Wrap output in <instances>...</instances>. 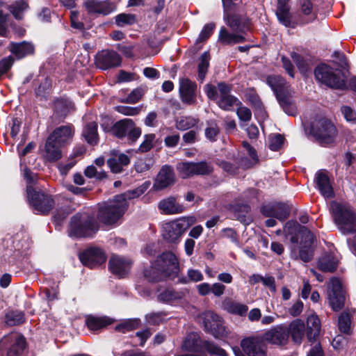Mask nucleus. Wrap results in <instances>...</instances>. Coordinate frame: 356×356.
Masks as SVG:
<instances>
[{
    "label": "nucleus",
    "mask_w": 356,
    "mask_h": 356,
    "mask_svg": "<svg viewBox=\"0 0 356 356\" xmlns=\"http://www.w3.org/2000/svg\"><path fill=\"white\" fill-rule=\"evenodd\" d=\"M181 349L186 353L175 356H227L225 350L214 343L202 340L197 332H190L184 339Z\"/></svg>",
    "instance_id": "obj_1"
},
{
    "label": "nucleus",
    "mask_w": 356,
    "mask_h": 356,
    "mask_svg": "<svg viewBox=\"0 0 356 356\" xmlns=\"http://www.w3.org/2000/svg\"><path fill=\"white\" fill-rule=\"evenodd\" d=\"M225 24L236 33H245L250 30V20L242 10L241 0H222Z\"/></svg>",
    "instance_id": "obj_2"
},
{
    "label": "nucleus",
    "mask_w": 356,
    "mask_h": 356,
    "mask_svg": "<svg viewBox=\"0 0 356 356\" xmlns=\"http://www.w3.org/2000/svg\"><path fill=\"white\" fill-rule=\"evenodd\" d=\"M330 209L335 223L343 234L356 232V217L348 205L332 202Z\"/></svg>",
    "instance_id": "obj_3"
},
{
    "label": "nucleus",
    "mask_w": 356,
    "mask_h": 356,
    "mask_svg": "<svg viewBox=\"0 0 356 356\" xmlns=\"http://www.w3.org/2000/svg\"><path fill=\"white\" fill-rule=\"evenodd\" d=\"M129 203L123 202L122 196H115L112 201L99 207L97 218L106 225L115 223L127 210Z\"/></svg>",
    "instance_id": "obj_4"
},
{
    "label": "nucleus",
    "mask_w": 356,
    "mask_h": 356,
    "mask_svg": "<svg viewBox=\"0 0 356 356\" xmlns=\"http://www.w3.org/2000/svg\"><path fill=\"white\" fill-rule=\"evenodd\" d=\"M312 133L321 145H326L334 143L337 129L330 119L321 118L314 122Z\"/></svg>",
    "instance_id": "obj_5"
},
{
    "label": "nucleus",
    "mask_w": 356,
    "mask_h": 356,
    "mask_svg": "<svg viewBox=\"0 0 356 356\" xmlns=\"http://www.w3.org/2000/svg\"><path fill=\"white\" fill-rule=\"evenodd\" d=\"M340 74V71L326 64L318 65L314 70L316 79L332 89H343L344 81Z\"/></svg>",
    "instance_id": "obj_6"
},
{
    "label": "nucleus",
    "mask_w": 356,
    "mask_h": 356,
    "mask_svg": "<svg viewBox=\"0 0 356 356\" xmlns=\"http://www.w3.org/2000/svg\"><path fill=\"white\" fill-rule=\"evenodd\" d=\"M26 346L24 337L17 332L4 336L0 341V355L19 356Z\"/></svg>",
    "instance_id": "obj_7"
},
{
    "label": "nucleus",
    "mask_w": 356,
    "mask_h": 356,
    "mask_svg": "<svg viewBox=\"0 0 356 356\" xmlns=\"http://www.w3.org/2000/svg\"><path fill=\"white\" fill-rule=\"evenodd\" d=\"M97 229V223L92 218H82L80 214H76L71 219L70 234L76 237L92 236Z\"/></svg>",
    "instance_id": "obj_8"
},
{
    "label": "nucleus",
    "mask_w": 356,
    "mask_h": 356,
    "mask_svg": "<svg viewBox=\"0 0 356 356\" xmlns=\"http://www.w3.org/2000/svg\"><path fill=\"white\" fill-rule=\"evenodd\" d=\"M26 191L34 209L42 214L49 213L54 205L52 197L43 192L36 191L31 185L27 186Z\"/></svg>",
    "instance_id": "obj_9"
},
{
    "label": "nucleus",
    "mask_w": 356,
    "mask_h": 356,
    "mask_svg": "<svg viewBox=\"0 0 356 356\" xmlns=\"http://www.w3.org/2000/svg\"><path fill=\"white\" fill-rule=\"evenodd\" d=\"M205 332L218 338L226 334L222 318L213 312L207 311L200 316Z\"/></svg>",
    "instance_id": "obj_10"
},
{
    "label": "nucleus",
    "mask_w": 356,
    "mask_h": 356,
    "mask_svg": "<svg viewBox=\"0 0 356 356\" xmlns=\"http://www.w3.org/2000/svg\"><path fill=\"white\" fill-rule=\"evenodd\" d=\"M195 221L194 217H188L166 224L163 228V238L170 242H175Z\"/></svg>",
    "instance_id": "obj_11"
},
{
    "label": "nucleus",
    "mask_w": 356,
    "mask_h": 356,
    "mask_svg": "<svg viewBox=\"0 0 356 356\" xmlns=\"http://www.w3.org/2000/svg\"><path fill=\"white\" fill-rule=\"evenodd\" d=\"M156 265L159 266L163 275L170 279L178 275L179 271V261L176 256L171 252H165L156 260Z\"/></svg>",
    "instance_id": "obj_12"
},
{
    "label": "nucleus",
    "mask_w": 356,
    "mask_h": 356,
    "mask_svg": "<svg viewBox=\"0 0 356 356\" xmlns=\"http://www.w3.org/2000/svg\"><path fill=\"white\" fill-rule=\"evenodd\" d=\"M329 303L334 311H339L344 306L346 293L340 280L332 277L330 280L328 291Z\"/></svg>",
    "instance_id": "obj_13"
},
{
    "label": "nucleus",
    "mask_w": 356,
    "mask_h": 356,
    "mask_svg": "<svg viewBox=\"0 0 356 356\" xmlns=\"http://www.w3.org/2000/svg\"><path fill=\"white\" fill-rule=\"evenodd\" d=\"M177 169L182 178L193 175H207L213 171L212 166L205 161L180 163L177 165Z\"/></svg>",
    "instance_id": "obj_14"
},
{
    "label": "nucleus",
    "mask_w": 356,
    "mask_h": 356,
    "mask_svg": "<svg viewBox=\"0 0 356 356\" xmlns=\"http://www.w3.org/2000/svg\"><path fill=\"white\" fill-rule=\"evenodd\" d=\"M299 232L301 234L299 257L300 259L305 262H308L312 260L313 257L314 248L312 245L314 243L315 237L310 230L307 227H301L299 229Z\"/></svg>",
    "instance_id": "obj_15"
},
{
    "label": "nucleus",
    "mask_w": 356,
    "mask_h": 356,
    "mask_svg": "<svg viewBox=\"0 0 356 356\" xmlns=\"http://www.w3.org/2000/svg\"><path fill=\"white\" fill-rule=\"evenodd\" d=\"M260 211L266 217L275 218L280 221H284L290 215L291 208L286 203L271 202L263 205Z\"/></svg>",
    "instance_id": "obj_16"
},
{
    "label": "nucleus",
    "mask_w": 356,
    "mask_h": 356,
    "mask_svg": "<svg viewBox=\"0 0 356 356\" xmlns=\"http://www.w3.org/2000/svg\"><path fill=\"white\" fill-rule=\"evenodd\" d=\"M122 59L115 51L102 50L95 57V65L101 70H108L120 65Z\"/></svg>",
    "instance_id": "obj_17"
},
{
    "label": "nucleus",
    "mask_w": 356,
    "mask_h": 356,
    "mask_svg": "<svg viewBox=\"0 0 356 356\" xmlns=\"http://www.w3.org/2000/svg\"><path fill=\"white\" fill-rule=\"evenodd\" d=\"M207 95L223 110H230L232 106L240 103L236 97L229 94V90H207Z\"/></svg>",
    "instance_id": "obj_18"
},
{
    "label": "nucleus",
    "mask_w": 356,
    "mask_h": 356,
    "mask_svg": "<svg viewBox=\"0 0 356 356\" xmlns=\"http://www.w3.org/2000/svg\"><path fill=\"white\" fill-rule=\"evenodd\" d=\"M79 259L85 266L92 268L104 264L106 257L100 248H91L81 253Z\"/></svg>",
    "instance_id": "obj_19"
},
{
    "label": "nucleus",
    "mask_w": 356,
    "mask_h": 356,
    "mask_svg": "<svg viewBox=\"0 0 356 356\" xmlns=\"http://www.w3.org/2000/svg\"><path fill=\"white\" fill-rule=\"evenodd\" d=\"M243 351L248 356H266V347L262 339L258 337H250L241 341Z\"/></svg>",
    "instance_id": "obj_20"
},
{
    "label": "nucleus",
    "mask_w": 356,
    "mask_h": 356,
    "mask_svg": "<svg viewBox=\"0 0 356 356\" xmlns=\"http://www.w3.org/2000/svg\"><path fill=\"white\" fill-rule=\"evenodd\" d=\"M175 181V175L173 168L169 165H164L158 173L152 188L155 191H161L172 186Z\"/></svg>",
    "instance_id": "obj_21"
},
{
    "label": "nucleus",
    "mask_w": 356,
    "mask_h": 356,
    "mask_svg": "<svg viewBox=\"0 0 356 356\" xmlns=\"http://www.w3.org/2000/svg\"><path fill=\"white\" fill-rule=\"evenodd\" d=\"M277 100L283 111L289 115H295L297 108L293 90H274Z\"/></svg>",
    "instance_id": "obj_22"
},
{
    "label": "nucleus",
    "mask_w": 356,
    "mask_h": 356,
    "mask_svg": "<svg viewBox=\"0 0 356 356\" xmlns=\"http://www.w3.org/2000/svg\"><path fill=\"white\" fill-rule=\"evenodd\" d=\"M131 267V261L119 255H112L108 261L111 272L119 277L125 276Z\"/></svg>",
    "instance_id": "obj_23"
},
{
    "label": "nucleus",
    "mask_w": 356,
    "mask_h": 356,
    "mask_svg": "<svg viewBox=\"0 0 356 356\" xmlns=\"http://www.w3.org/2000/svg\"><path fill=\"white\" fill-rule=\"evenodd\" d=\"M84 6L90 13H98L104 15H108L115 9V4L110 1L88 0Z\"/></svg>",
    "instance_id": "obj_24"
},
{
    "label": "nucleus",
    "mask_w": 356,
    "mask_h": 356,
    "mask_svg": "<svg viewBox=\"0 0 356 356\" xmlns=\"http://www.w3.org/2000/svg\"><path fill=\"white\" fill-rule=\"evenodd\" d=\"M158 209L161 214L175 215L182 213L184 207L177 201L175 197L169 196L159 202Z\"/></svg>",
    "instance_id": "obj_25"
},
{
    "label": "nucleus",
    "mask_w": 356,
    "mask_h": 356,
    "mask_svg": "<svg viewBox=\"0 0 356 356\" xmlns=\"http://www.w3.org/2000/svg\"><path fill=\"white\" fill-rule=\"evenodd\" d=\"M74 134V129L72 125H65L56 129L49 137L52 138L53 141L63 145L72 140Z\"/></svg>",
    "instance_id": "obj_26"
},
{
    "label": "nucleus",
    "mask_w": 356,
    "mask_h": 356,
    "mask_svg": "<svg viewBox=\"0 0 356 356\" xmlns=\"http://www.w3.org/2000/svg\"><path fill=\"white\" fill-rule=\"evenodd\" d=\"M263 339L273 344L282 345L287 341L288 333L284 327L277 326L267 331Z\"/></svg>",
    "instance_id": "obj_27"
},
{
    "label": "nucleus",
    "mask_w": 356,
    "mask_h": 356,
    "mask_svg": "<svg viewBox=\"0 0 356 356\" xmlns=\"http://www.w3.org/2000/svg\"><path fill=\"white\" fill-rule=\"evenodd\" d=\"M306 323L305 330L307 339L309 341H316L321 330V323L318 316L315 314L308 316Z\"/></svg>",
    "instance_id": "obj_28"
},
{
    "label": "nucleus",
    "mask_w": 356,
    "mask_h": 356,
    "mask_svg": "<svg viewBox=\"0 0 356 356\" xmlns=\"http://www.w3.org/2000/svg\"><path fill=\"white\" fill-rule=\"evenodd\" d=\"M113 323V319L104 316H99L90 314L87 315L85 319L86 327L89 330L92 332L101 330Z\"/></svg>",
    "instance_id": "obj_29"
},
{
    "label": "nucleus",
    "mask_w": 356,
    "mask_h": 356,
    "mask_svg": "<svg viewBox=\"0 0 356 356\" xmlns=\"http://www.w3.org/2000/svg\"><path fill=\"white\" fill-rule=\"evenodd\" d=\"M56 141H53L52 138L48 137L42 152L43 157L48 161L54 162L62 157L60 147Z\"/></svg>",
    "instance_id": "obj_30"
},
{
    "label": "nucleus",
    "mask_w": 356,
    "mask_h": 356,
    "mask_svg": "<svg viewBox=\"0 0 356 356\" xmlns=\"http://www.w3.org/2000/svg\"><path fill=\"white\" fill-rule=\"evenodd\" d=\"M242 34L236 32L230 33L225 27L222 26L219 32L218 41L226 45L241 43L245 41V38Z\"/></svg>",
    "instance_id": "obj_31"
},
{
    "label": "nucleus",
    "mask_w": 356,
    "mask_h": 356,
    "mask_svg": "<svg viewBox=\"0 0 356 356\" xmlns=\"http://www.w3.org/2000/svg\"><path fill=\"white\" fill-rule=\"evenodd\" d=\"M286 332L288 334H291L294 342L300 343L304 337L305 332H306L304 321L299 318L293 320L289 324Z\"/></svg>",
    "instance_id": "obj_32"
},
{
    "label": "nucleus",
    "mask_w": 356,
    "mask_h": 356,
    "mask_svg": "<svg viewBox=\"0 0 356 356\" xmlns=\"http://www.w3.org/2000/svg\"><path fill=\"white\" fill-rule=\"evenodd\" d=\"M9 50L18 59L22 58L34 52V47L31 43L25 41L16 43L11 42L9 46Z\"/></svg>",
    "instance_id": "obj_33"
},
{
    "label": "nucleus",
    "mask_w": 356,
    "mask_h": 356,
    "mask_svg": "<svg viewBox=\"0 0 356 356\" xmlns=\"http://www.w3.org/2000/svg\"><path fill=\"white\" fill-rule=\"evenodd\" d=\"M316 182L321 193L326 198L332 197L333 190L327 174L319 171L316 176Z\"/></svg>",
    "instance_id": "obj_34"
},
{
    "label": "nucleus",
    "mask_w": 356,
    "mask_h": 356,
    "mask_svg": "<svg viewBox=\"0 0 356 356\" xmlns=\"http://www.w3.org/2000/svg\"><path fill=\"white\" fill-rule=\"evenodd\" d=\"M298 5L300 13L307 17L308 21L312 22L316 18L318 8L315 0H299Z\"/></svg>",
    "instance_id": "obj_35"
},
{
    "label": "nucleus",
    "mask_w": 356,
    "mask_h": 356,
    "mask_svg": "<svg viewBox=\"0 0 356 356\" xmlns=\"http://www.w3.org/2000/svg\"><path fill=\"white\" fill-rule=\"evenodd\" d=\"M338 260L332 253L325 254L319 258L318 268L323 272H334L337 267Z\"/></svg>",
    "instance_id": "obj_36"
},
{
    "label": "nucleus",
    "mask_w": 356,
    "mask_h": 356,
    "mask_svg": "<svg viewBox=\"0 0 356 356\" xmlns=\"http://www.w3.org/2000/svg\"><path fill=\"white\" fill-rule=\"evenodd\" d=\"M129 163L130 159L129 156L124 154L115 155L107 161V163L113 173L121 172L123 167L128 165Z\"/></svg>",
    "instance_id": "obj_37"
},
{
    "label": "nucleus",
    "mask_w": 356,
    "mask_h": 356,
    "mask_svg": "<svg viewBox=\"0 0 356 356\" xmlns=\"http://www.w3.org/2000/svg\"><path fill=\"white\" fill-rule=\"evenodd\" d=\"M181 294L172 289L164 288L158 291L157 300L163 303H172L181 299Z\"/></svg>",
    "instance_id": "obj_38"
},
{
    "label": "nucleus",
    "mask_w": 356,
    "mask_h": 356,
    "mask_svg": "<svg viewBox=\"0 0 356 356\" xmlns=\"http://www.w3.org/2000/svg\"><path fill=\"white\" fill-rule=\"evenodd\" d=\"M276 15L282 24L286 27L291 26V15L288 4L277 3Z\"/></svg>",
    "instance_id": "obj_39"
},
{
    "label": "nucleus",
    "mask_w": 356,
    "mask_h": 356,
    "mask_svg": "<svg viewBox=\"0 0 356 356\" xmlns=\"http://www.w3.org/2000/svg\"><path fill=\"white\" fill-rule=\"evenodd\" d=\"M83 136L90 145H96L98 141L97 124L91 122L86 124L83 131Z\"/></svg>",
    "instance_id": "obj_40"
},
{
    "label": "nucleus",
    "mask_w": 356,
    "mask_h": 356,
    "mask_svg": "<svg viewBox=\"0 0 356 356\" xmlns=\"http://www.w3.org/2000/svg\"><path fill=\"white\" fill-rule=\"evenodd\" d=\"M210 54L209 51H204L199 59L198 63V80L203 82L209 67Z\"/></svg>",
    "instance_id": "obj_41"
},
{
    "label": "nucleus",
    "mask_w": 356,
    "mask_h": 356,
    "mask_svg": "<svg viewBox=\"0 0 356 356\" xmlns=\"http://www.w3.org/2000/svg\"><path fill=\"white\" fill-rule=\"evenodd\" d=\"M199 122V120L192 116H181L176 120V128L179 130L185 131L194 127Z\"/></svg>",
    "instance_id": "obj_42"
},
{
    "label": "nucleus",
    "mask_w": 356,
    "mask_h": 356,
    "mask_svg": "<svg viewBox=\"0 0 356 356\" xmlns=\"http://www.w3.org/2000/svg\"><path fill=\"white\" fill-rule=\"evenodd\" d=\"M224 308L229 313L243 316L248 310V307L244 304L227 301L224 303Z\"/></svg>",
    "instance_id": "obj_43"
},
{
    "label": "nucleus",
    "mask_w": 356,
    "mask_h": 356,
    "mask_svg": "<svg viewBox=\"0 0 356 356\" xmlns=\"http://www.w3.org/2000/svg\"><path fill=\"white\" fill-rule=\"evenodd\" d=\"M149 186V182H145L136 189L128 191L122 194L117 195L116 196H122L123 202H124V203H128V200H131L139 197L147 191Z\"/></svg>",
    "instance_id": "obj_44"
},
{
    "label": "nucleus",
    "mask_w": 356,
    "mask_h": 356,
    "mask_svg": "<svg viewBox=\"0 0 356 356\" xmlns=\"http://www.w3.org/2000/svg\"><path fill=\"white\" fill-rule=\"evenodd\" d=\"M129 127V129H127V131L125 132V137H127V140L129 144H133L140 137L142 130L136 125L132 120H131Z\"/></svg>",
    "instance_id": "obj_45"
},
{
    "label": "nucleus",
    "mask_w": 356,
    "mask_h": 356,
    "mask_svg": "<svg viewBox=\"0 0 356 356\" xmlns=\"http://www.w3.org/2000/svg\"><path fill=\"white\" fill-rule=\"evenodd\" d=\"M131 119H123L115 122L112 127V133L118 138H123L125 137V132L129 129V124Z\"/></svg>",
    "instance_id": "obj_46"
},
{
    "label": "nucleus",
    "mask_w": 356,
    "mask_h": 356,
    "mask_svg": "<svg viewBox=\"0 0 356 356\" xmlns=\"http://www.w3.org/2000/svg\"><path fill=\"white\" fill-rule=\"evenodd\" d=\"M29 6L23 0L17 1L9 6L10 12L13 15L15 19H21L23 17V13L26 10Z\"/></svg>",
    "instance_id": "obj_47"
},
{
    "label": "nucleus",
    "mask_w": 356,
    "mask_h": 356,
    "mask_svg": "<svg viewBox=\"0 0 356 356\" xmlns=\"http://www.w3.org/2000/svg\"><path fill=\"white\" fill-rule=\"evenodd\" d=\"M156 135L154 134H145L143 141L138 148L137 152L145 153L149 152L154 145Z\"/></svg>",
    "instance_id": "obj_48"
},
{
    "label": "nucleus",
    "mask_w": 356,
    "mask_h": 356,
    "mask_svg": "<svg viewBox=\"0 0 356 356\" xmlns=\"http://www.w3.org/2000/svg\"><path fill=\"white\" fill-rule=\"evenodd\" d=\"M73 105L68 99H58L54 103V108L56 113L60 116L66 115L72 108Z\"/></svg>",
    "instance_id": "obj_49"
},
{
    "label": "nucleus",
    "mask_w": 356,
    "mask_h": 356,
    "mask_svg": "<svg viewBox=\"0 0 356 356\" xmlns=\"http://www.w3.org/2000/svg\"><path fill=\"white\" fill-rule=\"evenodd\" d=\"M115 24L120 27L132 25L136 22V15L130 13H121L115 16Z\"/></svg>",
    "instance_id": "obj_50"
},
{
    "label": "nucleus",
    "mask_w": 356,
    "mask_h": 356,
    "mask_svg": "<svg viewBox=\"0 0 356 356\" xmlns=\"http://www.w3.org/2000/svg\"><path fill=\"white\" fill-rule=\"evenodd\" d=\"M163 273L159 269V266L154 263L153 266L145 269L144 271L145 277L150 282H159L161 280Z\"/></svg>",
    "instance_id": "obj_51"
},
{
    "label": "nucleus",
    "mask_w": 356,
    "mask_h": 356,
    "mask_svg": "<svg viewBox=\"0 0 356 356\" xmlns=\"http://www.w3.org/2000/svg\"><path fill=\"white\" fill-rule=\"evenodd\" d=\"M207 127L205 129V136L210 141H216L220 133V128L214 120L207 122Z\"/></svg>",
    "instance_id": "obj_52"
},
{
    "label": "nucleus",
    "mask_w": 356,
    "mask_h": 356,
    "mask_svg": "<svg viewBox=\"0 0 356 356\" xmlns=\"http://www.w3.org/2000/svg\"><path fill=\"white\" fill-rule=\"evenodd\" d=\"M351 314L343 312L339 317L338 325L341 332L348 334L350 331Z\"/></svg>",
    "instance_id": "obj_53"
},
{
    "label": "nucleus",
    "mask_w": 356,
    "mask_h": 356,
    "mask_svg": "<svg viewBox=\"0 0 356 356\" xmlns=\"http://www.w3.org/2000/svg\"><path fill=\"white\" fill-rule=\"evenodd\" d=\"M267 84L271 89H286V81L279 75L269 76L266 79Z\"/></svg>",
    "instance_id": "obj_54"
},
{
    "label": "nucleus",
    "mask_w": 356,
    "mask_h": 356,
    "mask_svg": "<svg viewBox=\"0 0 356 356\" xmlns=\"http://www.w3.org/2000/svg\"><path fill=\"white\" fill-rule=\"evenodd\" d=\"M188 277H181L179 279V282L187 284L189 282H200L203 280V275L199 270L189 269L187 272Z\"/></svg>",
    "instance_id": "obj_55"
},
{
    "label": "nucleus",
    "mask_w": 356,
    "mask_h": 356,
    "mask_svg": "<svg viewBox=\"0 0 356 356\" xmlns=\"http://www.w3.org/2000/svg\"><path fill=\"white\" fill-rule=\"evenodd\" d=\"M246 102L257 110H262L263 104L255 90H249L245 95Z\"/></svg>",
    "instance_id": "obj_56"
},
{
    "label": "nucleus",
    "mask_w": 356,
    "mask_h": 356,
    "mask_svg": "<svg viewBox=\"0 0 356 356\" xmlns=\"http://www.w3.org/2000/svg\"><path fill=\"white\" fill-rule=\"evenodd\" d=\"M216 25L214 23H209L204 25L201 31L198 38H197V43L203 42L206 41L213 33Z\"/></svg>",
    "instance_id": "obj_57"
},
{
    "label": "nucleus",
    "mask_w": 356,
    "mask_h": 356,
    "mask_svg": "<svg viewBox=\"0 0 356 356\" xmlns=\"http://www.w3.org/2000/svg\"><path fill=\"white\" fill-rule=\"evenodd\" d=\"M24 321V314L22 312H11L6 315V323L9 325H18Z\"/></svg>",
    "instance_id": "obj_58"
},
{
    "label": "nucleus",
    "mask_w": 356,
    "mask_h": 356,
    "mask_svg": "<svg viewBox=\"0 0 356 356\" xmlns=\"http://www.w3.org/2000/svg\"><path fill=\"white\" fill-rule=\"evenodd\" d=\"M181 101L187 104H193L196 102L195 90H179Z\"/></svg>",
    "instance_id": "obj_59"
},
{
    "label": "nucleus",
    "mask_w": 356,
    "mask_h": 356,
    "mask_svg": "<svg viewBox=\"0 0 356 356\" xmlns=\"http://www.w3.org/2000/svg\"><path fill=\"white\" fill-rule=\"evenodd\" d=\"M139 322L138 320H129L115 327L116 330L126 332L132 330H134L138 327Z\"/></svg>",
    "instance_id": "obj_60"
},
{
    "label": "nucleus",
    "mask_w": 356,
    "mask_h": 356,
    "mask_svg": "<svg viewBox=\"0 0 356 356\" xmlns=\"http://www.w3.org/2000/svg\"><path fill=\"white\" fill-rule=\"evenodd\" d=\"M341 112L346 121L355 123L356 111L348 106H343L341 107Z\"/></svg>",
    "instance_id": "obj_61"
},
{
    "label": "nucleus",
    "mask_w": 356,
    "mask_h": 356,
    "mask_svg": "<svg viewBox=\"0 0 356 356\" xmlns=\"http://www.w3.org/2000/svg\"><path fill=\"white\" fill-rule=\"evenodd\" d=\"M269 148L271 150H278L284 143V137L280 134H276L270 137Z\"/></svg>",
    "instance_id": "obj_62"
},
{
    "label": "nucleus",
    "mask_w": 356,
    "mask_h": 356,
    "mask_svg": "<svg viewBox=\"0 0 356 356\" xmlns=\"http://www.w3.org/2000/svg\"><path fill=\"white\" fill-rule=\"evenodd\" d=\"M138 79L136 74L128 72L124 70H120L118 75V81L119 83H125L135 81Z\"/></svg>",
    "instance_id": "obj_63"
},
{
    "label": "nucleus",
    "mask_w": 356,
    "mask_h": 356,
    "mask_svg": "<svg viewBox=\"0 0 356 356\" xmlns=\"http://www.w3.org/2000/svg\"><path fill=\"white\" fill-rule=\"evenodd\" d=\"M14 63V58L10 56L0 61V77L6 74Z\"/></svg>",
    "instance_id": "obj_64"
}]
</instances>
